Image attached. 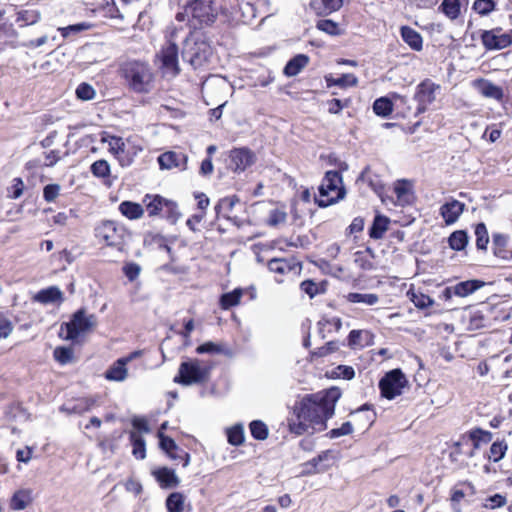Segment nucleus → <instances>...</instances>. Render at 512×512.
I'll list each match as a JSON object with an SVG mask.
<instances>
[{
	"label": "nucleus",
	"instance_id": "nucleus-1",
	"mask_svg": "<svg viewBox=\"0 0 512 512\" xmlns=\"http://www.w3.org/2000/svg\"><path fill=\"white\" fill-rule=\"evenodd\" d=\"M342 392L338 387H330L318 393L304 396L293 407L295 420H289L291 432L302 435L311 428L312 432L324 431L327 421L335 414L336 403Z\"/></svg>",
	"mask_w": 512,
	"mask_h": 512
},
{
	"label": "nucleus",
	"instance_id": "nucleus-2",
	"mask_svg": "<svg viewBox=\"0 0 512 512\" xmlns=\"http://www.w3.org/2000/svg\"><path fill=\"white\" fill-rule=\"evenodd\" d=\"M125 85L134 93H149L153 84V72L147 62L128 60L120 66Z\"/></svg>",
	"mask_w": 512,
	"mask_h": 512
},
{
	"label": "nucleus",
	"instance_id": "nucleus-3",
	"mask_svg": "<svg viewBox=\"0 0 512 512\" xmlns=\"http://www.w3.org/2000/svg\"><path fill=\"white\" fill-rule=\"evenodd\" d=\"M318 190L319 198L315 197V203L320 208H326L342 200L346 195V190L341 173L335 170L327 171Z\"/></svg>",
	"mask_w": 512,
	"mask_h": 512
},
{
	"label": "nucleus",
	"instance_id": "nucleus-4",
	"mask_svg": "<svg viewBox=\"0 0 512 512\" xmlns=\"http://www.w3.org/2000/svg\"><path fill=\"white\" fill-rule=\"evenodd\" d=\"M97 324L94 314L87 315L84 308L75 311L68 322L60 326L59 336L65 340H76L81 334L89 331Z\"/></svg>",
	"mask_w": 512,
	"mask_h": 512
},
{
	"label": "nucleus",
	"instance_id": "nucleus-5",
	"mask_svg": "<svg viewBox=\"0 0 512 512\" xmlns=\"http://www.w3.org/2000/svg\"><path fill=\"white\" fill-rule=\"evenodd\" d=\"M212 54L211 46L201 39L189 35L183 42L181 56L194 69L203 66Z\"/></svg>",
	"mask_w": 512,
	"mask_h": 512
},
{
	"label": "nucleus",
	"instance_id": "nucleus-6",
	"mask_svg": "<svg viewBox=\"0 0 512 512\" xmlns=\"http://www.w3.org/2000/svg\"><path fill=\"white\" fill-rule=\"evenodd\" d=\"M188 11L191 14L189 23L195 29L212 25L218 15L212 0H191L188 2Z\"/></svg>",
	"mask_w": 512,
	"mask_h": 512
},
{
	"label": "nucleus",
	"instance_id": "nucleus-7",
	"mask_svg": "<svg viewBox=\"0 0 512 512\" xmlns=\"http://www.w3.org/2000/svg\"><path fill=\"white\" fill-rule=\"evenodd\" d=\"M209 374L210 368L201 365L199 360L184 361L179 366L174 382L183 386L203 383L208 379Z\"/></svg>",
	"mask_w": 512,
	"mask_h": 512
},
{
	"label": "nucleus",
	"instance_id": "nucleus-8",
	"mask_svg": "<svg viewBox=\"0 0 512 512\" xmlns=\"http://www.w3.org/2000/svg\"><path fill=\"white\" fill-rule=\"evenodd\" d=\"M128 231L124 225L112 220L102 221L95 228V237L104 241L107 246L120 249L125 244Z\"/></svg>",
	"mask_w": 512,
	"mask_h": 512
},
{
	"label": "nucleus",
	"instance_id": "nucleus-9",
	"mask_svg": "<svg viewBox=\"0 0 512 512\" xmlns=\"http://www.w3.org/2000/svg\"><path fill=\"white\" fill-rule=\"evenodd\" d=\"M408 385V380L401 369L396 368L387 372L379 381L381 396L392 400L402 394V390Z\"/></svg>",
	"mask_w": 512,
	"mask_h": 512
},
{
	"label": "nucleus",
	"instance_id": "nucleus-10",
	"mask_svg": "<svg viewBox=\"0 0 512 512\" xmlns=\"http://www.w3.org/2000/svg\"><path fill=\"white\" fill-rule=\"evenodd\" d=\"M439 89L440 85L428 78L417 85L414 94V100L417 102L416 115L424 113L427 107L436 100V91Z\"/></svg>",
	"mask_w": 512,
	"mask_h": 512
},
{
	"label": "nucleus",
	"instance_id": "nucleus-11",
	"mask_svg": "<svg viewBox=\"0 0 512 512\" xmlns=\"http://www.w3.org/2000/svg\"><path fill=\"white\" fill-rule=\"evenodd\" d=\"M502 28L484 30L481 33V42L487 50H501L512 44V35L510 33H501Z\"/></svg>",
	"mask_w": 512,
	"mask_h": 512
},
{
	"label": "nucleus",
	"instance_id": "nucleus-12",
	"mask_svg": "<svg viewBox=\"0 0 512 512\" xmlns=\"http://www.w3.org/2000/svg\"><path fill=\"white\" fill-rule=\"evenodd\" d=\"M255 160L256 156L249 148H234L229 153L228 168L235 173H241L253 165Z\"/></svg>",
	"mask_w": 512,
	"mask_h": 512
},
{
	"label": "nucleus",
	"instance_id": "nucleus-13",
	"mask_svg": "<svg viewBox=\"0 0 512 512\" xmlns=\"http://www.w3.org/2000/svg\"><path fill=\"white\" fill-rule=\"evenodd\" d=\"M485 282L478 279H471L457 283L454 286L446 287L440 294V298L450 300L453 295L467 297L478 289L482 288Z\"/></svg>",
	"mask_w": 512,
	"mask_h": 512
},
{
	"label": "nucleus",
	"instance_id": "nucleus-14",
	"mask_svg": "<svg viewBox=\"0 0 512 512\" xmlns=\"http://www.w3.org/2000/svg\"><path fill=\"white\" fill-rule=\"evenodd\" d=\"M157 161L162 170L178 168L184 171L187 169L188 156L182 152L167 151L160 154Z\"/></svg>",
	"mask_w": 512,
	"mask_h": 512
},
{
	"label": "nucleus",
	"instance_id": "nucleus-15",
	"mask_svg": "<svg viewBox=\"0 0 512 512\" xmlns=\"http://www.w3.org/2000/svg\"><path fill=\"white\" fill-rule=\"evenodd\" d=\"M267 267L269 271L280 275H285L289 272L300 274L302 270L301 262L296 261L295 258H273L268 261Z\"/></svg>",
	"mask_w": 512,
	"mask_h": 512
},
{
	"label": "nucleus",
	"instance_id": "nucleus-16",
	"mask_svg": "<svg viewBox=\"0 0 512 512\" xmlns=\"http://www.w3.org/2000/svg\"><path fill=\"white\" fill-rule=\"evenodd\" d=\"M332 452L330 450L322 451L318 456L303 464L304 470L303 475H312L317 473H323L331 467L329 460Z\"/></svg>",
	"mask_w": 512,
	"mask_h": 512
},
{
	"label": "nucleus",
	"instance_id": "nucleus-17",
	"mask_svg": "<svg viewBox=\"0 0 512 512\" xmlns=\"http://www.w3.org/2000/svg\"><path fill=\"white\" fill-rule=\"evenodd\" d=\"M161 62L162 66L173 72V75H178L180 73V68L178 65V46L176 43L169 41L162 49H161Z\"/></svg>",
	"mask_w": 512,
	"mask_h": 512
},
{
	"label": "nucleus",
	"instance_id": "nucleus-18",
	"mask_svg": "<svg viewBox=\"0 0 512 512\" xmlns=\"http://www.w3.org/2000/svg\"><path fill=\"white\" fill-rule=\"evenodd\" d=\"M465 204L458 201L452 200L450 202H446L440 208V214L444 218V221L447 225L455 223L459 216L464 211Z\"/></svg>",
	"mask_w": 512,
	"mask_h": 512
},
{
	"label": "nucleus",
	"instance_id": "nucleus-19",
	"mask_svg": "<svg viewBox=\"0 0 512 512\" xmlns=\"http://www.w3.org/2000/svg\"><path fill=\"white\" fill-rule=\"evenodd\" d=\"M132 357H122L114 362V364L105 372V378L112 381H123L127 377L126 365Z\"/></svg>",
	"mask_w": 512,
	"mask_h": 512
},
{
	"label": "nucleus",
	"instance_id": "nucleus-20",
	"mask_svg": "<svg viewBox=\"0 0 512 512\" xmlns=\"http://www.w3.org/2000/svg\"><path fill=\"white\" fill-rule=\"evenodd\" d=\"M153 475L162 488H174L180 482L175 471L167 467L153 471Z\"/></svg>",
	"mask_w": 512,
	"mask_h": 512
},
{
	"label": "nucleus",
	"instance_id": "nucleus-21",
	"mask_svg": "<svg viewBox=\"0 0 512 512\" xmlns=\"http://www.w3.org/2000/svg\"><path fill=\"white\" fill-rule=\"evenodd\" d=\"M33 299L34 301L42 304H51L55 302H63L64 297L62 291L57 286H50L38 291Z\"/></svg>",
	"mask_w": 512,
	"mask_h": 512
},
{
	"label": "nucleus",
	"instance_id": "nucleus-22",
	"mask_svg": "<svg viewBox=\"0 0 512 512\" xmlns=\"http://www.w3.org/2000/svg\"><path fill=\"white\" fill-rule=\"evenodd\" d=\"M366 182L369 187L377 194L381 195L384 191V183L381 177L373 173L369 166L365 167L357 178V182Z\"/></svg>",
	"mask_w": 512,
	"mask_h": 512
},
{
	"label": "nucleus",
	"instance_id": "nucleus-23",
	"mask_svg": "<svg viewBox=\"0 0 512 512\" xmlns=\"http://www.w3.org/2000/svg\"><path fill=\"white\" fill-rule=\"evenodd\" d=\"M402 40L414 51H421L423 48V38L421 34L409 26L400 28Z\"/></svg>",
	"mask_w": 512,
	"mask_h": 512
},
{
	"label": "nucleus",
	"instance_id": "nucleus-24",
	"mask_svg": "<svg viewBox=\"0 0 512 512\" xmlns=\"http://www.w3.org/2000/svg\"><path fill=\"white\" fill-rule=\"evenodd\" d=\"M343 0H311L310 7L317 15L325 16L341 8Z\"/></svg>",
	"mask_w": 512,
	"mask_h": 512
},
{
	"label": "nucleus",
	"instance_id": "nucleus-25",
	"mask_svg": "<svg viewBox=\"0 0 512 512\" xmlns=\"http://www.w3.org/2000/svg\"><path fill=\"white\" fill-rule=\"evenodd\" d=\"M95 404L92 398H79L73 402L65 403L60 410L67 414H82L89 411Z\"/></svg>",
	"mask_w": 512,
	"mask_h": 512
},
{
	"label": "nucleus",
	"instance_id": "nucleus-26",
	"mask_svg": "<svg viewBox=\"0 0 512 512\" xmlns=\"http://www.w3.org/2000/svg\"><path fill=\"white\" fill-rule=\"evenodd\" d=\"M309 63V57L305 54H297L291 58L283 69L284 75L293 77L298 75Z\"/></svg>",
	"mask_w": 512,
	"mask_h": 512
},
{
	"label": "nucleus",
	"instance_id": "nucleus-27",
	"mask_svg": "<svg viewBox=\"0 0 512 512\" xmlns=\"http://www.w3.org/2000/svg\"><path fill=\"white\" fill-rule=\"evenodd\" d=\"M477 87L479 92L486 98L495 100H502L504 94L503 89L500 86L495 85L489 80L480 79L477 81Z\"/></svg>",
	"mask_w": 512,
	"mask_h": 512
},
{
	"label": "nucleus",
	"instance_id": "nucleus-28",
	"mask_svg": "<svg viewBox=\"0 0 512 512\" xmlns=\"http://www.w3.org/2000/svg\"><path fill=\"white\" fill-rule=\"evenodd\" d=\"M390 220L388 217L378 214L374 217L372 225L369 228V236L372 239L378 240L381 239L384 233L388 229V225Z\"/></svg>",
	"mask_w": 512,
	"mask_h": 512
},
{
	"label": "nucleus",
	"instance_id": "nucleus-29",
	"mask_svg": "<svg viewBox=\"0 0 512 512\" xmlns=\"http://www.w3.org/2000/svg\"><path fill=\"white\" fill-rule=\"evenodd\" d=\"M41 19L40 11L36 9H21L16 13L15 22L20 27L34 25Z\"/></svg>",
	"mask_w": 512,
	"mask_h": 512
},
{
	"label": "nucleus",
	"instance_id": "nucleus-30",
	"mask_svg": "<svg viewBox=\"0 0 512 512\" xmlns=\"http://www.w3.org/2000/svg\"><path fill=\"white\" fill-rule=\"evenodd\" d=\"M118 209L123 216L130 220L139 219L144 214V209L139 203L127 200L121 202Z\"/></svg>",
	"mask_w": 512,
	"mask_h": 512
},
{
	"label": "nucleus",
	"instance_id": "nucleus-31",
	"mask_svg": "<svg viewBox=\"0 0 512 512\" xmlns=\"http://www.w3.org/2000/svg\"><path fill=\"white\" fill-rule=\"evenodd\" d=\"M144 203L146 205V210L150 217H154L160 214L163 211L166 198L160 195H149L147 194L144 198Z\"/></svg>",
	"mask_w": 512,
	"mask_h": 512
},
{
	"label": "nucleus",
	"instance_id": "nucleus-32",
	"mask_svg": "<svg viewBox=\"0 0 512 512\" xmlns=\"http://www.w3.org/2000/svg\"><path fill=\"white\" fill-rule=\"evenodd\" d=\"M328 87L339 86L341 88L352 87L358 84V78L351 73L342 74L341 76L334 78L333 76L325 77Z\"/></svg>",
	"mask_w": 512,
	"mask_h": 512
},
{
	"label": "nucleus",
	"instance_id": "nucleus-33",
	"mask_svg": "<svg viewBox=\"0 0 512 512\" xmlns=\"http://www.w3.org/2000/svg\"><path fill=\"white\" fill-rule=\"evenodd\" d=\"M469 241V236L465 230H457L450 234L448 243L451 249L462 251L465 249Z\"/></svg>",
	"mask_w": 512,
	"mask_h": 512
},
{
	"label": "nucleus",
	"instance_id": "nucleus-34",
	"mask_svg": "<svg viewBox=\"0 0 512 512\" xmlns=\"http://www.w3.org/2000/svg\"><path fill=\"white\" fill-rule=\"evenodd\" d=\"M129 439L133 446L132 454L137 459H144L146 457L145 439L135 431H130Z\"/></svg>",
	"mask_w": 512,
	"mask_h": 512
},
{
	"label": "nucleus",
	"instance_id": "nucleus-35",
	"mask_svg": "<svg viewBox=\"0 0 512 512\" xmlns=\"http://www.w3.org/2000/svg\"><path fill=\"white\" fill-rule=\"evenodd\" d=\"M97 10L106 18L123 20V15L117 7L115 0H102Z\"/></svg>",
	"mask_w": 512,
	"mask_h": 512
},
{
	"label": "nucleus",
	"instance_id": "nucleus-36",
	"mask_svg": "<svg viewBox=\"0 0 512 512\" xmlns=\"http://www.w3.org/2000/svg\"><path fill=\"white\" fill-rule=\"evenodd\" d=\"M242 294L243 291L240 288H236L231 292L222 294L219 300L221 308L224 310H228L231 307L236 306L237 304H239Z\"/></svg>",
	"mask_w": 512,
	"mask_h": 512
},
{
	"label": "nucleus",
	"instance_id": "nucleus-37",
	"mask_svg": "<svg viewBox=\"0 0 512 512\" xmlns=\"http://www.w3.org/2000/svg\"><path fill=\"white\" fill-rule=\"evenodd\" d=\"M31 501L30 492L28 490L16 491L10 502V507L13 510H24Z\"/></svg>",
	"mask_w": 512,
	"mask_h": 512
},
{
	"label": "nucleus",
	"instance_id": "nucleus-38",
	"mask_svg": "<svg viewBox=\"0 0 512 512\" xmlns=\"http://www.w3.org/2000/svg\"><path fill=\"white\" fill-rule=\"evenodd\" d=\"M228 443L233 446H240L244 443V426L241 423H237L230 427L226 431Z\"/></svg>",
	"mask_w": 512,
	"mask_h": 512
},
{
	"label": "nucleus",
	"instance_id": "nucleus-39",
	"mask_svg": "<svg viewBox=\"0 0 512 512\" xmlns=\"http://www.w3.org/2000/svg\"><path fill=\"white\" fill-rule=\"evenodd\" d=\"M347 300L350 303H363L368 306H373L378 303L379 296L375 293L352 292L347 295Z\"/></svg>",
	"mask_w": 512,
	"mask_h": 512
},
{
	"label": "nucleus",
	"instance_id": "nucleus-40",
	"mask_svg": "<svg viewBox=\"0 0 512 512\" xmlns=\"http://www.w3.org/2000/svg\"><path fill=\"white\" fill-rule=\"evenodd\" d=\"M373 111L378 116L387 117L393 111V103L387 97H380L374 101Z\"/></svg>",
	"mask_w": 512,
	"mask_h": 512
},
{
	"label": "nucleus",
	"instance_id": "nucleus-41",
	"mask_svg": "<svg viewBox=\"0 0 512 512\" xmlns=\"http://www.w3.org/2000/svg\"><path fill=\"white\" fill-rule=\"evenodd\" d=\"M508 235L501 234V233H495L493 234V251L494 255L501 258H507L506 257V246L508 244Z\"/></svg>",
	"mask_w": 512,
	"mask_h": 512
},
{
	"label": "nucleus",
	"instance_id": "nucleus-42",
	"mask_svg": "<svg viewBox=\"0 0 512 512\" xmlns=\"http://www.w3.org/2000/svg\"><path fill=\"white\" fill-rule=\"evenodd\" d=\"M251 436L259 441L267 439L269 429L267 425L261 420H253L249 424Z\"/></svg>",
	"mask_w": 512,
	"mask_h": 512
},
{
	"label": "nucleus",
	"instance_id": "nucleus-43",
	"mask_svg": "<svg viewBox=\"0 0 512 512\" xmlns=\"http://www.w3.org/2000/svg\"><path fill=\"white\" fill-rule=\"evenodd\" d=\"M167 512H182L184 509V496L180 492H173L166 498Z\"/></svg>",
	"mask_w": 512,
	"mask_h": 512
},
{
	"label": "nucleus",
	"instance_id": "nucleus-44",
	"mask_svg": "<svg viewBox=\"0 0 512 512\" xmlns=\"http://www.w3.org/2000/svg\"><path fill=\"white\" fill-rule=\"evenodd\" d=\"M238 202L239 199L236 196L220 199L214 207L216 215L219 216L222 212H224V217L229 218L228 213L233 210L235 204Z\"/></svg>",
	"mask_w": 512,
	"mask_h": 512
},
{
	"label": "nucleus",
	"instance_id": "nucleus-45",
	"mask_svg": "<svg viewBox=\"0 0 512 512\" xmlns=\"http://www.w3.org/2000/svg\"><path fill=\"white\" fill-rule=\"evenodd\" d=\"M440 10L451 20L458 18L460 15L459 0H443Z\"/></svg>",
	"mask_w": 512,
	"mask_h": 512
},
{
	"label": "nucleus",
	"instance_id": "nucleus-46",
	"mask_svg": "<svg viewBox=\"0 0 512 512\" xmlns=\"http://www.w3.org/2000/svg\"><path fill=\"white\" fill-rule=\"evenodd\" d=\"M476 247L478 250H486L489 243V235L484 223H478L475 227Z\"/></svg>",
	"mask_w": 512,
	"mask_h": 512
},
{
	"label": "nucleus",
	"instance_id": "nucleus-47",
	"mask_svg": "<svg viewBox=\"0 0 512 512\" xmlns=\"http://www.w3.org/2000/svg\"><path fill=\"white\" fill-rule=\"evenodd\" d=\"M164 217L171 223L175 224L181 216L176 202L166 199V203L163 209Z\"/></svg>",
	"mask_w": 512,
	"mask_h": 512
},
{
	"label": "nucleus",
	"instance_id": "nucleus-48",
	"mask_svg": "<svg viewBox=\"0 0 512 512\" xmlns=\"http://www.w3.org/2000/svg\"><path fill=\"white\" fill-rule=\"evenodd\" d=\"M54 359L61 365H66L73 360V350L70 347L59 346L53 352Z\"/></svg>",
	"mask_w": 512,
	"mask_h": 512
},
{
	"label": "nucleus",
	"instance_id": "nucleus-49",
	"mask_svg": "<svg viewBox=\"0 0 512 512\" xmlns=\"http://www.w3.org/2000/svg\"><path fill=\"white\" fill-rule=\"evenodd\" d=\"M507 449L508 446L505 443V441H496L492 443L490 447L489 459L492 460L493 462H499L501 459L504 458Z\"/></svg>",
	"mask_w": 512,
	"mask_h": 512
},
{
	"label": "nucleus",
	"instance_id": "nucleus-50",
	"mask_svg": "<svg viewBox=\"0 0 512 512\" xmlns=\"http://www.w3.org/2000/svg\"><path fill=\"white\" fill-rule=\"evenodd\" d=\"M91 173L98 178H105L110 175V165L104 159L95 161L90 167Z\"/></svg>",
	"mask_w": 512,
	"mask_h": 512
},
{
	"label": "nucleus",
	"instance_id": "nucleus-51",
	"mask_svg": "<svg viewBox=\"0 0 512 512\" xmlns=\"http://www.w3.org/2000/svg\"><path fill=\"white\" fill-rule=\"evenodd\" d=\"M75 94L78 99L82 101H89L95 98L96 91L90 84L83 82L78 85Z\"/></svg>",
	"mask_w": 512,
	"mask_h": 512
},
{
	"label": "nucleus",
	"instance_id": "nucleus-52",
	"mask_svg": "<svg viewBox=\"0 0 512 512\" xmlns=\"http://www.w3.org/2000/svg\"><path fill=\"white\" fill-rule=\"evenodd\" d=\"M496 8V1L494 0H475L473 9L481 16H486Z\"/></svg>",
	"mask_w": 512,
	"mask_h": 512
},
{
	"label": "nucleus",
	"instance_id": "nucleus-53",
	"mask_svg": "<svg viewBox=\"0 0 512 512\" xmlns=\"http://www.w3.org/2000/svg\"><path fill=\"white\" fill-rule=\"evenodd\" d=\"M397 199L402 202H409V182L407 180H398L394 187Z\"/></svg>",
	"mask_w": 512,
	"mask_h": 512
},
{
	"label": "nucleus",
	"instance_id": "nucleus-54",
	"mask_svg": "<svg viewBox=\"0 0 512 512\" xmlns=\"http://www.w3.org/2000/svg\"><path fill=\"white\" fill-rule=\"evenodd\" d=\"M338 349V343L336 341H329L324 346H321L310 352L313 358L325 357Z\"/></svg>",
	"mask_w": 512,
	"mask_h": 512
},
{
	"label": "nucleus",
	"instance_id": "nucleus-55",
	"mask_svg": "<svg viewBox=\"0 0 512 512\" xmlns=\"http://www.w3.org/2000/svg\"><path fill=\"white\" fill-rule=\"evenodd\" d=\"M353 425L351 422L347 421L344 422L341 427L331 429L327 434L326 437L330 439H335L341 436L350 435L353 433Z\"/></svg>",
	"mask_w": 512,
	"mask_h": 512
},
{
	"label": "nucleus",
	"instance_id": "nucleus-56",
	"mask_svg": "<svg viewBox=\"0 0 512 512\" xmlns=\"http://www.w3.org/2000/svg\"><path fill=\"white\" fill-rule=\"evenodd\" d=\"M317 28L329 35H339L340 30L336 22L330 19L320 20L317 23Z\"/></svg>",
	"mask_w": 512,
	"mask_h": 512
},
{
	"label": "nucleus",
	"instance_id": "nucleus-57",
	"mask_svg": "<svg viewBox=\"0 0 512 512\" xmlns=\"http://www.w3.org/2000/svg\"><path fill=\"white\" fill-rule=\"evenodd\" d=\"M90 28H92V24L87 23V22H81V23L69 25L67 27H63L60 29V31H61V35L64 38H66L70 35V33L76 34V33H80L85 30H89Z\"/></svg>",
	"mask_w": 512,
	"mask_h": 512
},
{
	"label": "nucleus",
	"instance_id": "nucleus-58",
	"mask_svg": "<svg viewBox=\"0 0 512 512\" xmlns=\"http://www.w3.org/2000/svg\"><path fill=\"white\" fill-rule=\"evenodd\" d=\"M411 301L418 309H426L434 304V300L428 295L413 293Z\"/></svg>",
	"mask_w": 512,
	"mask_h": 512
},
{
	"label": "nucleus",
	"instance_id": "nucleus-59",
	"mask_svg": "<svg viewBox=\"0 0 512 512\" xmlns=\"http://www.w3.org/2000/svg\"><path fill=\"white\" fill-rule=\"evenodd\" d=\"M507 503V498L502 494H494L489 496L485 503L483 504L484 508L488 509H496L505 506Z\"/></svg>",
	"mask_w": 512,
	"mask_h": 512
},
{
	"label": "nucleus",
	"instance_id": "nucleus-60",
	"mask_svg": "<svg viewBox=\"0 0 512 512\" xmlns=\"http://www.w3.org/2000/svg\"><path fill=\"white\" fill-rule=\"evenodd\" d=\"M351 101L350 99H337L333 98L327 102L328 104V112L330 114H339L343 108L349 107Z\"/></svg>",
	"mask_w": 512,
	"mask_h": 512
},
{
	"label": "nucleus",
	"instance_id": "nucleus-61",
	"mask_svg": "<svg viewBox=\"0 0 512 512\" xmlns=\"http://www.w3.org/2000/svg\"><path fill=\"white\" fill-rule=\"evenodd\" d=\"M469 437L471 440L479 441L480 443H489L492 440V433L481 428H475L470 431Z\"/></svg>",
	"mask_w": 512,
	"mask_h": 512
},
{
	"label": "nucleus",
	"instance_id": "nucleus-62",
	"mask_svg": "<svg viewBox=\"0 0 512 512\" xmlns=\"http://www.w3.org/2000/svg\"><path fill=\"white\" fill-rule=\"evenodd\" d=\"M196 352L198 354H220L223 352V349L220 345H218L214 342L208 341V342H205V343L199 345L196 348Z\"/></svg>",
	"mask_w": 512,
	"mask_h": 512
},
{
	"label": "nucleus",
	"instance_id": "nucleus-63",
	"mask_svg": "<svg viewBox=\"0 0 512 512\" xmlns=\"http://www.w3.org/2000/svg\"><path fill=\"white\" fill-rule=\"evenodd\" d=\"M159 445L160 448L165 451L167 454L178 450V446L174 439L169 436L164 435L163 433H159Z\"/></svg>",
	"mask_w": 512,
	"mask_h": 512
},
{
	"label": "nucleus",
	"instance_id": "nucleus-64",
	"mask_svg": "<svg viewBox=\"0 0 512 512\" xmlns=\"http://www.w3.org/2000/svg\"><path fill=\"white\" fill-rule=\"evenodd\" d=\"M24 190V182L21 178H14L12 180V185L9 188V197L11 199H18L22 194Z\"/></svg>",
	"mask_w": 512,
	"mask_h": 512
}]
</instances>
